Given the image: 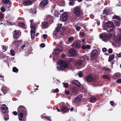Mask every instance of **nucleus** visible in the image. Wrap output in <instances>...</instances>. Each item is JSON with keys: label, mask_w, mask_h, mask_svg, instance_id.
I'll return each mask as SVG.
<instances>
[{"label": "nucleus", "mask_w": 121, "mask_h": 121, "mask_svg": "<svg viewBox=\"0 0 121 121\" xmlns=\"http://www.w3.org/2000/svg\"><path fill=\"white\" fill-rule=\"evenodd\" d=\"M17 112L19 114V119L20 121H25V119H22L23 116L26 117L27 114V111L26 108L23 106L20 105L18 108Z\"/></svg>", "instance_id": "nucleus-1"}, {"label": "nucleus", "mask_w": 121, "mask_h": 121, "mask_svg": "<svg viewBox=\"0 0 121 121\" xmlns=\"http://www.w3.org/2000/svg\"><path fill=\"white\" fill-rule=\"evenodd\" d=\"M73 12L75 15L78 17V19L81 20L83 18V13L81 11L80 8L78 6H77L74 9Z\"/></svg>", "instance_id": "nucleus-2"}, {"label": "nucleus", "mask_w": 121, "mask_h": 121, "mask_svg": "<svg viewBox=\"0 0 121 121\" xmlns=\"http://www.w3.org/2000/svg\"><path fill=\"white\" fill-rule=\"evenodd\" d=\"M58 63L60 64L59 66L57 67V69L59 70H63L65 68L68 67L67 66V64L65 61L62 60H59L58 62Z\"/></svg>", "instance_id": "nucleus-3"}, {"label": "nucleus", "mask_w": 121, "mask_h": 121, "mask_svg": "<svg viewBox=\"0 0 121 121\" xmlns=\"http://www.w3.org/2000/svg\"><path fill=\"white\" fill-rule=\"evenodd\" d=\"M113 34L110 33H104V38L105 40H104L105 41H108L112 37ZM99 38L103 40V36L102 35L100 34L99 35Z\"/></svg>", "instance_id": "nucleus-4"}, {"label": "nucleus", "mask_w": 121, "mask_h": 121, "mask_svg": "<svg viewBox=\"0 0 121 121\" xmlns=\"http://www.w3.org/2000/svg\"><path fill=\"white\" fill-rule=\"evenodd\" d=\"M0 111L3 113H8L9 112L8 108L5 104L1 106L0 108Z\"/></svg>", "instance_id": "nucleus-5"}, {"label": "nucleus", "mask_w": 121, "mask_h": 121, "mask_svg": "<svg viewBox=\"0 0 121 121\" xmlns=\"http://www.w3.org/2000/svg\"><path fill=\"white\" fill-rule=\"evenodd\" d=\"M105 25L108 27L112 28V29H110L109 30H107V31L108 32L113 30V28H114V26L113 23L112 22L108 21L106 22Z\"/></svg>", "instance_id": "nucleus-6"}, {"label": "nucleus", "mask_w": 121, "mask_h": 121, "mask_svg": "<svg viewBox=\"0 0 121 121\" xmlns=\"http://www.w3.org/2000/svg\"><path fill=\"white\" fill-rule=\"evenodd\" d=\"M61 111L63 114L65 113H68L69 112L70 108L66 105H62L59 107Z\"/></svg>", "instance_id": "nucleus-7"}, {"label": "nucleus", "mask_w": 121, "mask_h": 121, "mask_svg": "<svg viewBox=\"0 0 121 121\" xmlns=\"http://www.w3.org/2000/svg\"><path fill=\"white\" fill-rule=\"evenodd\" d=\"M84 80L86 82H93L94 81L93 77L90 74L85 76L84 78Z\"/></svg>", "instance_id": "nucleus-8"}, {"label": "nucleus", "mask_w": 121, "mask_h": 121, "mask_svg": "<svg viewBox=\"0 0 121 121\" xmlns=\"http://www.w3.org/2000/svg\"><path fill=\"white\" fill-rule=\"evenodd\" d=\"M48 2V0H43L40 3L39 6L42 8H44L47 6Z\"/></svg>", "instance_id": "nucleus-9"}, {"label": "nucleus", "mask_w": 121, "mask_h": 121, "mask_svg": "<svg viewBox=\"0 0 121 121\" xmlns=\"http://www.w3.org/2000/svg\"><path fill=\"white\" fill-rule=\"evenodd\" d=\"M98 52L96 49H94L91 52V56L92 59L94 58L96 56L98 55Z\"/></svg>", "instance_id": "nucleus-10"}, {"label": "nucleus", "mask_w": 121, "mask_h": 121, "mask_svg": "<svg viewBox=\"0 0 121 121\" xmlns=\"http://www.w3.org/2000/svg\"><path fill=\"white\" fill-rule=\"evenodd\" d=\"M13 37L16 39H17L19 37V32L17 30H15L13 34Z\"/></svg>", "instance_id": "nucleus-11"}, {"label": "nucleus", "mask_w": 121, "mask_h": 121, "mask_svg": "<svg viewBox=\"0 0 121 121\" xmlns=\"http://www.w3.org/2000/svg\"><path fill=\"white\" fill-rule=\"evenodd\" d=\"M121 18L119 16L116 15H114L112 19H114V20L116 22L118 23V24H120V22L119 21H121Z\"/></svg>", "instance_id": "nucleus-12"}, {"label": "nucleus", "mask_w": 121, "mask_h": 121, "mask_svg": "<svg viewBox=\"0 0 121 121\" xmlns=\"http://www.w3.org/2000/svg\"><path fill=\"white\" fill-rule=\"evenodd\" d=\"M109 10L108 8H105L104 9L103 11V14L104 15L103 17H106V16L108 15Z\"/></svg>", "instance_id": "nucleus-13"}, {"label": "nucleus", "mask_w": 121, "mask_h": 121, "mask_svg": "<svg viewBox=\"0 0 121 121\" xmlns=\"http://www.w3.org/2000/svg\"><path fill=\"white\" fill-rule=\"evenodd\" d=\"M62 17V21L63 22H65L67 20L68 18V16L66 12H65L63 13Z\"/></svg>", "instance_id": "nucleus-14"}, {"label": "nucleus", "mask_w": 121, "mask_h": 121, "mask_svg": "<svg viewBox=\"0 0 121 121\" xmlns=\"http://www.w3.org/2000/svg\"><path fill=\"white\" fill-rule=\"evenodd\" d=\"M22 42V40H15L13 42V46L17 47L20 43Z\"/></svg>", "instance_id": "nucleus-15"}, {"label": "nucleus", "mask_w": 121, "mask_h": 121, "mask_svg": "<svg viewBox=\"0 0 121 121\" xmlns=\"http://www.w3.org/2000/svg\"><path fill=\"white\" fill-rule=\"evenodd\" d=\"M82 97L81 95H79L76 98L74 101V103H76L78 102L81 99Z\"/></svg>", "instance_id": "nucleus-16"}, {"label": "nucleus", "mask_w": 121, "mask_h": 121, "mask_svg": "<svg viewBox=\"0 0 121 121\" xmlns=\"http://www.w3.org/2000/svg\"><path fill=\"white\" fill-rule=\"evenodd\" d=\"M23 4L24 6L30 5L32 4V2L30 0H27L24 1L23 3Z\"/></svg>", "instance_id": "nucleus-17"}, {"label": "nucleus", "mask_w": 121, "mask_h": 121, "mask_svg": "<svg viewBox=\"0 0 121 121\" xmlns=\"http://www.w3.org/2000/svg\"><path fill=\"white\" fill-rule=\"evenodd\" d=\"M69 53L72 56H75L76 55V52L74 50L72 49H70L69 50Z\"/></svg>", "instance_id": "nucleus-18"}, {"label": "nucleus", "mask_w": 121, "mask_h": 121, "mask_svg": "<svg viewBox=\"0 0 121 121\" xmlns=\"http://www.w3.org/2000/svg\"><path fill=\"white\" fill-rule=\"evenodd\" d=\"M80 58L81 59L83 60H89V57L87 55H85L83 56H81L80 57Z\"/></svg>", "instance_id": "nucleus-19"}, {"label": "nucleus", "mask_w": 121, "mask_h": 121, "mask_svg": "<svg viewBox=\"0 0 121 121\" xmlns=\"http://www.w3.org/2000/svg\"><path fill=\"white\" fill-rule=\"evenodd\" d=\"M54 50L55 52V54H57L59 53L60 52H61L62 50L58 48V47L56 49H54Z\"/></svg>", "instance_id": "nucleus-20"}, {"label": "nucleus", "mask_w": 121, "mask_h": 121, "mask_svg": "<svg viewBox=\"0 0 121 121\" xmlns=\"http://www.w3.org/2000/svg\"><path fill=\"white\" fill-rule=\"evenodd\" d=\"M62 26V25L61 24H60L58 25L57 27L55 29L57 33H58L59 32Z\"/></svg>", "instance_id": "nucleus-21"}, {"label": "nucleus", "mask_w": 121, "mask_h": 121, "mask_svg": "<svg viewBox=\"0 0 121 121\" xmlns=\"http://www.w3.org/2000/svg\"><path fill=\"white\" fill-rule=\"evenodd\" d=\"M114 57V55L113 54L110 55L108 58V61L111 62L113 60Z\"/></svg>", "instance_id": "nucleus-22"}, {"label": "nucleus", "mask_w": 121, "mask_h": 121, "mask_svg": "<svg viewBox=\"0 0 121 121\" xmlns=\"http://www.w3.org/2000/svg\"><path fill=\"white\" fill-rule=\"evenodd\" d=\"M80 44L78 42L75 43L73 45V46L75 48H78L80 46Z\"/></svg>", "instance_id": "nucleus-23"}, {"label": "nucleus", "mask_w": 121, "mask_h": 121, "mask_svg": "<svg viewBox=\"0 0 121 121\" xmlns=\"http://www.w3.org/2000/svg\"><path fill=\"white\" fill-rule=\"evenodd\" d=\"M96 100V97L94 96H92L91 97L90 101L91 103H93L95 102Z\"/></svg>", "instance_id": "nucleus-24"}, {"label": "nucleus", "mask_w": 121, "mask_h": 121, "mask_svg": "<svg viewBox=\"0 0 121 121\" xmlns=\"http://www.w3.org/2000/svg\"><path fill=\"white\" fill-rule=\"evenodd\" d=\"M72 61V59L71 58H69L67 60L66 62H65L67 64V66L69 67L71 62Z\"/></svg>", "instance_id": "nucleus-25"}, {"label": "nucleus", "mask_w": 121, "mask_h": 121, "mask_svg": "<svg viewBox=\"0 0 121 121\" xmlns=\"http://www.w3.org/2000/svg\"><path fill=\"white\" fill-rule=\"evenodd\" d=\"M5 113L4 114V119L5 121H6L9 120V115L8 113Z\"/></svg>", "instance_id": "nucleus-26"}, {"label": "nucleus", "mask_w": 121, "mask_h": 121, "mask_svg": "<svg viewBox=\"0 0 121 121\" xmlns=\"http://www.w3.org/2000/svg\"><path fill=\"white\" fill-rule=\"evenodd\" d=\"M82 61L81 60H78L77 61L76 63V65L77 66H80L82 64Z\"/></svg>", "instance_id": "nucleus-27"}, {"label": "nucleus", "mask_w": 121, "mask_h": 121, "mask_svg": "<svg viewBox=\"0 0 121 121\" xmlns=\"http://www.w3.org/2000/svg\"><path fill=\"white\" fill-rule=\"evenodd\" d=\"M18 26L19 27H20L25 29H26L25 28V25L24 23L22 22L19 23L18 24Z\"/></svg>", "instance_id": "nucleus-28"}, {"label": "nucleus", "mask_w": 121, "mask_h": 121, "mask_svg": "<svg viewBox=\"0 0 121 121\" xmlns=\"http://www.w3.org/2000/svg\"><path fill=\"white\" fill-rule=\"evenodd\" d=\"M49 24V23L48 22H46L42 26V27L43 28H45L48 26Z\"/></svg>", "instance_id": "nucleus-29"}, {"label": "nucleus", "mask_w": 121, "mask_h": 121, "mask_svg": "<svg viewBox=\"0 0 121 121\" xmlns=\"http://www.w3.org/2000/svg\"><path fill=\"white\" fill-rule=\"evenodd\" d=\"M13 71L14 72L17 73L18 71V69L16 67H14L13 68Z\"/></svg>", "instance_id": "nucleus-30"}, {"label": "nucleus", "mask_w": 121, "mask_h": 121, "mask_svg": "<svg viewBox=\"0 0 121 121\" xmlns=\"http://www.w3.org/2000/svg\"><path fill=\"white\" fill-rule=\"evenodd\" d=\"M35 32H30L31 35V38L32 39H34L35 36Z\"/></svg>", "instance_id": "nucleus-31"}, {"label": "nucleus", "mask_w": 121, "mask_h": 121, "mask_svg": "<svg viewBox=\"0 0 121 121\" xmlns=\"http://www.w3.org/2000/svg\"><path fill=\"white\" fill-rule=\"evenodd\" d=\"M31 30L30 32H35V31L36 30V28L35 26H31Z\"/></svg>", "instance_id": "nucleus-32"}, {"label": "nucleus", "mask_w": 121, "mask_h": 121, "mask_svg": "<svg viewBox=\"0 0 121 121\" xmlns=\"http://www.w3.org/2000/svg\"><path fill=\"white\" fill-rule=\"evenodd\" d=\"M60 14V13L57 11H55L54 13V16L56 17H59Z\"/></svg>", "instance_id": "nucleus-33"}, {"label": "nucleus", "mask_w": 121, "mask_h": 121, "mask_svg": "<svg viewBox=\"0 0 121 121\" xmlns=\"http://www.w3.org/2000/svg\"><path fill=\"white\" fill-rule=\"evenodd\" d=\"M77 89L76 87H74L73 88L72 92L74 94H76L77 92Z\"/></svg>", "instance_id": "nucleus-34"}, {"label": "nucleus", "mask_w": 121, "mask_h": 121, "mask_svg": "<svg viewBox=\"0 0 121 121\" xmlns=\"http://www.w3.org/2000/svg\"><path fill=\"white\" fill-rule=\"evenodd\" d=\"M103 78L104 79H110V77L108 75H105L103 76Z\"/></svg>", "instance_id": "nucleus-35"}, {"label": "nucleus", "mask_w": 121, "mask_h": 121, "mask_svg": "<svg viewBox=\"0 0 121 121\" xmlns=\"http://www.w3.org/2000/svg\"><path fill=\"white\" fill-rule=\"evenodd\" d=\"M73 40V37H69L68 38V41L69 42H72Z\"/></svg>", "instance_id": "nucleus-36"}, {"label": "nucleus", "mask_w": 121, "mask_h": 121, "mask_svg": "<svg viewBox=\"0 0 121 121\" xmlns=\"http://www.w3.org/2000/svg\"><path fill=\"white\" fill-rule=\"evenodd\" d=\"M0 10L3 13L5 12L6 11V9L4 6H2L1 7Z\"/></svg>", "instance_id": "nucleus-37"}, {"label": "nucleus", "mask_w": 121, "mask_h": 121, "mask_svg": "<svg viewBox=\"0 0 121 121\" xmlns=\"http://www.w3.org/2000/svg\"><path fill=\"white\" fill-rule=\"evenodd\" d=\"M2 1L4 4H6L9 2L10 0H2Z\"/></svg>", "instance_id": "nucleus-38"}, {"label": "nucleus", "mask_w": 121, "mask_h": 121, "mask_svg": "<svg viewBox=\"0 0 121 121\" xmlns=\"http://www.w3.org/2000/svg\"><path fill=\"white\" fill-rule=\"evenodd\" d=\"M63 84L64 85V87L65 88H67L68 86V84L67 83H63Z\"/></svg>", "instance_id": "nucleus-39"}, {"label": "nucleus", "mask_w": 121, "mask_h": 121, "mask_svg": "<svg viewBox=\"0 0 121 121\" xmlns=\"http://www.w3.org/2000/svg\"><path fill=\"white\" fill-rule=\"evenodd\" d=\"M79 35L81 37L83 38L84 36L85 33H84L82 32H80L79 33Z\"/></svg>", "instance_id": "nucleus-40"}, {"label": "nucleus", "mask_w": 121, "mask_h": 121, "mask_svg": "<svg viewBox=\"0 0 121 121\" xmlns=\"http://www.w3.org/2000/svg\"><path fill=\"white\" fill-rule=\"evenodd\" d=\"M69 2V5L70 6H73L74 5V3H75L74 1H70Z\"/></svg>", "instance_id": "nucleus-41"}, {"label": "nucleus", "mask_w": 121, "mask_h": 121, "mask_svg": "<svg viewBox=\"0 0 121 121\" xmlns=\"http://www.w3.org/2000/svg\"><path fill=\"white\" fill-rule=\"evenodd\" d=\"M76 83V85L78 87H80L81 85V84L79 82H78L77 80Z\"/></svg>", "instance_id": "nucleus-42"}, {"label": "nucleus", "mask_w": 121, "mask_h": 121, "mask_svg": "<svg viewBox=\"0 0 121 121\" xmlns=\"http://www.w3.org/2000/svg\"><path fill=\"white\" fill-rule=\"evenodd\" d=\"M59 91L58 88H56L53 90V92L54 93H58L59 92Z\"/></svg>", "instance_id": "nucleus-43"}, {"label": "nucleus", "mask_w": 121, "mask_h": 121, "mask_svg": "<svg viewBox=\"0 0 121 121\" xmlns=\"http://www.w3.org/2000/svg\"><path fill=\"white\" fill-rule=\"evenodd\" d=\"M104 70L106 72H110L111 71V69L109 68H105Z\"/></svg>", "instance_id": "nucleus-44"}, {"label": "nucleus", "mask_w": 121, "mask_h": 121, "mask_svg": "<svg viewBox=\"0 0 121 121\" xmlns=\"http://www.w3.org/2000/svg\"><path fill=\"white\" fill-rule=\"evenodd\" d=\"M10 53L12 56H14L15 54L13 50H10Z\"/></svg>", "instance_id": "nucleus-45"}, {"label": "nucleus", "mask_w": 121, "mask_h": 121, "mask_svg": "<svg viewBox=\"0 0 121 121\" xmlns=\"http://www.w3.org/2000/svg\"><path fill=\"white\" fill-rule=\"evenodd\" d=\"M1 90V91L3 93L4 95L6 93V91L5 90L4 88H2Z\"/></svg>", "instance_id": "nucleus-46"}, {"label": "nucleus", "mask_w": 121, "mask_h": 121, "mask_svg": "<svg viewBox=\"0 0 121 121\" xmlns=\"http://www.w3.org/2000/svg\"><path fill=\"white\" fill-rule=\"evenodd\" d=\"M48 36L46 34H44L43 35V37L44 39L45 40L46 39Z\"/></svg>", "instance_id": "nucleus-47"}, {"label": "nucleus", "mask_w": 121, "mask_h": 121, "mask_svg": "<svg viewBox=\"0 0 121 121\" xmlns=\"http://www.w3.org/2000/svg\"><path fill=\"white\" fill-rule=\"evenodd\" d=\"M76 29L77 31H79L81 29V27L79 26H77L76 27Z\"/></svg>", "instance_id": "nucleus-48"}, {"label": "nucleus", "mask_w": 121, "mask_h": 121, "mask_svg": "<svg viewBox=\"0 0 121 121\" xmlns=\"http://www.w3.org/2000/svg\"><path fill=\"white\" fill-rule=\"evenodd\" d=\"M108 52L109 53H111L112 52V50L111 48H109L108 49Z\"/></svg>", "instance_id": "nucleus-49"}, {"label": "nucleus", "mask_w": 121, "mask_h": 121, "mask_svg": "<svg viewBox=\"0 0 121 121\" xmlns=\"http://www.w3.org/2000/svg\"><path fill=\"white\" fill-rule=\"evenodd\" d=\"M45 118L48 120L50 121L51 120V117H50L45 116Z\"/></svg>", "instance_id": "nucleus-50"}, {"label": "nucleus", "mask_w": 121, "mask_h": 121, "mask_svg": "<svg viewBox=\"0 0 121 121\" xmlns=\"http://www.w3.org/2000/svg\"><path fill=\"white\" fill-rule=\"evenodd\" d=\"M118 39L120 40H121V30L120 31V33L119 35Z\"/></svg>", "instance_id": "nucleus-51"}, {"label": "nucleus", "mask_w": 121, "mask_h": 121, "mask_svg": "<svg viewBox=\"0 0 121 121\" xmlns=\"http://www.w3.org/2000/svg\"><path fill=\"white\" fill-rule=\"evenodd\" d=\"M63 43V42L62 41L60 42L59 43V44H57V46H58L60 47L61 48V45H60L61 44H62Z\"/></svg>", "instance_id": "nucleus-52"}, {"label": "nucleus", "mask_w": 121, "mask_h": 121, "mask_svg": "<svg viewBox=\"0 0 121 121\" xmlns=\"http://www.w3.org/2000/svg\"><path fill=\"white\" fill-rule=\"evenodd\" d=\"M116 57L117 58H119L121 57V52H120V53L117 54Z\"/></svg>", "instance_id": "nucleus-53"}, {"label": "nucleus", "mask_w": 121, "mask_h": 121, "mask_svg": "<svg viewBox=\"0 0 121 121\" xmlns=\"http://www.w3.org/2000/svg\"><path fill=\"white\" fill-rule=\"evenodd\" d=\"M116 82L117 83H120L121 82V79L119 78L116 81Z\"/></svg>", "instance_id": "nucleus-54"}, {"label": "nucleus", "mask_w": 121, "mask_h": 121, "mask_svg": "<svg viewBox=\"0 0 121 121\" xmlns=\"http://www.w3.org/2000/svg\"><path fill=\"white\" fill-rule=\"evenodd\" d=\"M78 76L80 78H81L82 77V72L78 73Z\"/></svg>", "instance_id": "nucleus-55"}, {"label": "nucleus", "mask_w": 121, "mask_h": 121, "mask_svg": "<svg viewBox=\"0 0 121 121\" xmlns=\"http://www.w3.org/2000/svg\"><path fill=\"white\" fill-rule=\"evenodd\" d=\"M76 82H77V80H74L72 81V83L73 84H74L75 85L76 84Z\"/></svg>", "instance_id": "nucleus-56"}, {"label": "nucleus", "mask_w": 121, "mask_h": 121, "mask_svg": "<svg viewBox=\"0 0 121 121\" xmlns=\"http://www.w3.org/2000/svg\"><path fill=\"white\" fill-rule=\"evenodd\" d=\"M13 114L15 116H16V115H17V112L16 111H14L13 112Z\"/></svg>", "instance_id": "nucleus-57"}, {"label": "nucleus", "mask_w": 121, "mask_h": 121, "mask_svg": "<svg viewBox=\"0 0 121 121\" xmlns=\"http://www.w3.org/2000/svg\"><path fill=\"white\" fill-rule=\"evenodd\" d=\"M45 46V44L44 43H42L41 44L40 46L42 48H44Z\"/></svg>", "instance_id": "nucleus-58"}, {"label": "nucleus", "mask_w": 121, "mask_h": 121, "mask_svg": "<svg viewBox=\"0 0 121 121\" xmlns=\"http://www.w3.org/2000/svg\"><path fill=\"white\" fill-rule=\"evenodd\" d=\"M102 51L103 52H105L107 51V49L106 48H102Z\"/></svg>", "instance_id": "nucleus-59"}, {"label": "nucleus", "mask_w": 121, "mask_h": 121, "mask_svg": "<svg viewBox=\"0 0 121 121\" xmlns=\"http://www.w3.org/2000/svg\"><path fill=\"white\" fill-rule=\"evenodd\" d=\"M26 45L25 44H24L21 47V48H22V49H24V48L26 47Z\"/></svg>", "instance_id": "nucleus-60"}, {"label": "nucleus", "mask_w": 121, "mask_h": 121, "mask_svg": "<svg viewBox=\"0 0 121 121\" xmlns=\"http://www.w3.org/2000/svg\"><path fill=\"white\" fill-rule=\"evenodd\" d=\"M82 49L83 50H85L86 48V47L84 45H83L82 46Z\"/></svg>", "instance_id": "nucleus-61"}, {"label": "nucleus", "mask_w": 121, "mask_h": 121, "mask_svg": "<svg viewBox=\"0 0 121 121\" xmlns=\"http://www.w3.org/2000/svg\"><path fill=\"white\" fill-rule=\"evenodd\" d=\"M110 103L112 106H113L114 104V103L113 101H111L110 102Z\"/></svg>", "instance_id": "nucleus-62"}, {"label": "nucleus", "mask_w": 121, "mask_h": 121, "mask_svg": "<svg viewBox=\"0 0 121 121\" xmlns=\"http://www.w3.org/2000/svg\"><path fill=\"white\" fill-rule=\"evenodd\" d=\"M86 48L88 49H90L91 48L90 46L89 45H87L86 46Z\"/></svg>", "instance_id": "nucleus-63"}, {"label": "nucleus", "mask_w": 121, "mask_h": 121, "mask_svg": "<svg viewBox=\"0 0 121 121\" xmlns=\"http://www.w3.org/2000/svg\"><path fill=\"white\" fill-rule=\"evenodd\" d=\"M115 76L116 77H118L120 76V74L119 73H116L115 74Z\"/></svg>", "instance_id": "nucleus-64"}]
</instances>
